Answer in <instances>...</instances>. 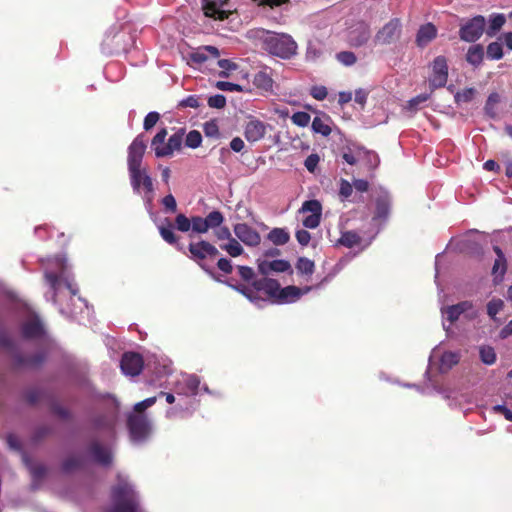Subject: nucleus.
<instances>
[{"instance_id": "nucleus-57", "label": "nucleus", "mask_w": 512, "mask_h": 512, "mask_svg": "<svg viewBox=\"0 0 512 512\" xmlns=\"http://www.w3.org/2000/svg\"><path fill=\"white\" fill-rule=\"evenodd\" d=\"M327 94V88L322 85H316L310 89V95L318 101L324 100L327 97Z\"/></svg>"}, {"instance_id": "nucleus-16", "label": "nucleus", "mask_w": 512, "mask_h": 512, "mask_svg": "<svg viewBox=\"0 0 512 512\" xmlns=\"http://www.w3.org/2000/svg\"><path fill=\"white\" fill-rule=\"evenodd\" d=\"M202 9L205 16L217 20H224L230 14L227 0H202Z\"/></svg>"}, {"instance_id": "nucleus-46", "label": "nucleus", "mask_w": 512, "mask_h": 512, "mask_svg": "<svg viewBox=\"0 0 512 512\" xmlns=\"http://www.w3.org/2000/svg\"><path fill=\"white\" fill-rule=\"evenodd\" d=\"M312 130L322 136H328L331 128L320 117H315L312 121Z\"/></svg>"}, {"instance_id": "nucleus-1", "label": "nucleus", "mask_w": 512, "mask_h": 512, "mask_svg": "<svg viewBox=\"0 0 512 512\" xmlns=\"http://www.w3.org/2000/svg\"><path fill=\"white\" fill-rule=\"evenodd\" d=\"M329 280L330 277L327 276L315 286L299 288L297 286L290 285L281 288L277 280L264 277L259 281H254L250 288L243 285H236L234 287L251 303L258 307H262L267 300H272V302L278 304L294 303L313 289L321 288Z\"/></svg>"}, {"instance_id": "nucleus-10", "label": "nucleus", "mask_w": 512, "mask_h": 512, "mask_svg": "<svg viewBox=\"0 0 512 512\" xmlns=\"http://www.w3.org/2000/svg\"><path fill=\"white\" fill-rule=\"evenodd\" d=\"M486 19L482 15L474 16L460 26L459 37L462 41L473 43L483 35Z\"/></svg>"}, {"instance_id": "nucleus-22", "label": "nucleus", "mask_w": 512, "mask_h": 512, "mask_svg": "<svg viewBox=\"0 0 512 512\" xmlns=\"http://www.w3.org/2000/svg\"><path fill=\"white\" fill-rule=\"evenodd\" d=\"M370 156L374 158L376 164L378 162V155L357 145L347 146L342 154L344 161L350 165H355L358 161L364 160V157Z\"/></svg>"}, {"instance_id": "nucleus-5", "label": "nucleus", "mask_w": 512, "mask_h": 512, "mask_svg": "<svg viewBox=\"0 0 512 512\" xmlns=\"http://www.w3.org/2000/svg\"><path fill=\"white\" fill-rule=\"evenodd\" d=\"M255 37L262 41L265 51L281 59H290L297 53V43L291 35L268 30H257Z\"/></svg>"}, {"instance_id": "nucleus-35", "label": "nucleus", "mask_w": 512, "mask_h": 512, "mask_svg": "<svg viewBox=\"0 0 512 512\" xmlns=\"http://www.w3.org/2000/svg\"><path fill=\"white\" fill-rule=\"evenodd\" d=\"M269 241L274 245H285L290 240V234L285 228H273L267 235Z\"/></svg>"}, {"instance_id": "nucleus-9", "label": "nucleus", "mask_w": 512, "mask_h": 512, "mask_svg": "<svg viewBox=\"0 0 512 512\" xmlns=\"http://www.w3.org/2000/svg\"><path fill=\"white\" fill-rule=\"evenodd\" d=\"M198 376L193 374H181L173 384V391L178 397L192 398L198 395L200 390L209 392L206 385L200 386Z\"/></svg>"}, {"instance_id": "nucleus-38", "label": "nucleus", "mask_w": 512, "mask_h": 512, "mask_svg": "<svg viewBox=\"0 0 512 512\" xmlns=\"http://www.w3.org/2000/svg\"><path fill=\"white\" fill-rule=\"evenodd\" d=\"M296 270L299 274L310 277L315 271V264L306 257H300L296 263Z\"/></svg>"}, {"instance_id": "nucleus-31", "label": "nucleus", "mask_w": 512, "mask_h": 512, "mask_svg": "<svg viewBox=\"0 0 512 512\" xmlns=\"http://www.w3.org/2000/svg\"><path fill=\"white\" fill-rule=\"evenodd\" d=\"M506 16L502 13H493L489 16L488 19V28L486 29V34L489 37L495 36L505 25Z\"/></svg>"}, {"instance_id": "nucleus-55", "label": "nucleus", "mask_w": 512, "mask_h": 512, "mask_svg": "<svg viewBox=\"0 0 512 512\" xmlns=\"http://www.w3.org/2000/svg\"><path fill=\"white\" fill-rule=\"evenodd\" d=\"M176 228L181 232H188L191 229L192 219H188L184 214H178L175 218Z\"/></svg>"}, {"instance_id": "nucleus-15", "label": "nucleus", "mask_w": 512, "mask_h": 512, "mask_svg": "<svg viewBox=\"0 0 512 512\" xmlns=\"http://www.w3.org/2000/svg\"><path fill=\"white\" fill-rule=\"evenodd\" d=\"M401 34V22L398 18L391 19L375 35V42L380 44H391Z\"/></svg>"}, {"instance_id": "nucleus-7", "label": "nucleus", "mask_w": 512, "mask_h": 512, "mask_svg": "<svg viewBox=\"0 0 512 512\" xmlns=\"http://www.w3.org/2000/svg\"><path fill=\"white\" fill-rule=\"evenodd\" d=\"M441 313L443 317L442 325L446 332L449 331L450 325L459 319L460 315L464 314L467 320H474L479 315L471 301H462L455 305L442 307Z\"/></svg>"}, {"instance_id": "nucleus-26", "label": "nucleus", "mask_w": 512, "mask_h": 512, "mask_svg": "<svg viewBox=\"0 0 512 512\" xmlns=\"http://www.w3.org/2000/svg\"><path fill=\"white\" fill-rule=\"evenodd\" d=\"M238 274L244 283H238L237 281L230 279L226 282L228 286L238 291L234 286L243 285L245 287H252L254 281H259L260 279L255 278L254 270L248 266H238Z\"/></svg>"}, {"instance_id": "nucleus-52", "label": "nucleus", "mask_w": 512, "mask_h": 512, "mask_svg": "<svg viewBox=\"0 0 512 512\" xmlns=\"http://www.w3.org/2000/svg\"><path fill=\"white\" fill-rule=\"evenodd\" d=\"M310 120V115L304 111L296 112L291 117V121L299 127H306L309 124Z\"/></svg>"}, {"instance_id": "nucleus-43", "label": "nucleus", "mask_w": 512, "mask_h": 512, "mask_svg": "<svg viewBox=\"0 0 512 512\" xmlns=\"http://www.w3.org/2000/svg\"><path fill=\"white\" fill-rule=\"evenodd\" d=\"M487 58L490 60H500L503 57L502 43L494 41L488 44L486 49Z\"/></svg>"}, {"instance_id": "nucleus-29", "label": "nucleus", "mask_w": 512, "mask_h": 512, "mask_svg": "<svg viewBox=\"0 0 512 512\" xmlns=\"http://www.w3.org/2000/svg\"><path fill=\"white\" fill-rule=\"evenodd\" d=\"M493 250L497 257L492 267V274L495 279H502L507 269L506 257L500 247L494 246Z\"/></svg>"}, {"instance_id": "nucleus-34", "label": "nucleus", "mask_w": 512, "mask_h": 512, "mask_svg": "<svg viewBox=\"0 0 512 512\" xmlns=\"http://www.w3.org/2000/svg\"><path fill=\"white\" fill-rule=\"evenodd\" d=\"M484 58V49L482 45L476 44L469 47L466 54V61L474 67L479 66Z\"/></svg>"}, {"instance_id": "nucleus-28", "label": "nucleus", "mask_w": 512, "mask_h": 512, "mask_svg": "<svg viewBox=\"0 0 512 512\" xmlns=\"http://www.w3.org/2000/svg\"><path fill=\"white\" fill-rule=\"evenodd\" d=\"M117 411L118 407L115 405L113 411L109 412V414L97 417L94 420V427L98 430L104 429L109 433H112L114 424L117 419Z\"/></svg>"}, {"instance_id": "nucleus-36", "label": "nucleus", "mask_w": 512, "mask_h": 512, "mask_svg": "<svg viewBox=\"0 0 512 512\" xmlns=\"http://www.w3.org/2000/svg\"><path fill=\"white\" fill-rule=\"evenodd\" d=\"M500 102V96L498 93L493 92L491 93L485 103L484 111L485 114L491 118L495 119L497 117V104Z\"/></svg>"}, {"instance_id": "nucleus-56", "label": "nucleus", "mask_w": 512, "mask_h": 512, "mask_svg": "<svg viewBox=\"0 0 512 512\" xmlns=\"http://www.w3.org/2000/svg\"><path fill=\"white\" fill-rule=\"evenodd\" d=\"M353 193V185L345 180H340L339 196L342 201L347 200Z\"/></svg>"}, {"instance_id": "nucleus-17", "label": "nucleus", "mask_w": 512, "mask_h": 512, "mask_svg": "<svg viewBox=\"0 0 512 512\" xmlns=\"http://www.w3.org/2000/svg\"><path fill=\"white\" fill-rule=\"evenodd\" d=\"M146 369L156 376L155 383L172 373L171 361L163 356H153L146 363Z\"/></svg>"}, {"instance_id": "nucleus-2", "label": "nucleus", "mask_w": 512, "mask_h": 512, "mask_svg": "<svg viewBox=\"0 0 512 512\" xmlns=\"http://www.w3.org/2000/svg\"><path fill=\"white\" fill-rule=\"evenodd\" d=\"M44 277L50 287L46 293L47 300L52 301L59 306V312L66 317H74L72 311L65 310L61 305V299L66 291L69 296H75L78 293V287L74 281L67 259L63 255L49 258L43 262Z\"/></svg>"}, {"instance_id": "nucleus-11", "label": "nucleus", "mask_w": 512, "mask_h": 512, "mask_svg": "<svg viewBox=\"0 0 512 512\" xmlns=\"http://www.w3.org/2000/svg\"><path fill=\"white\" fill-rule=\"evenodd\" d=\"M299 213L308 214L303 220L302 224L307 229H315L319 226L322 217V205L316 200H307L303 202Z\"/></svg>"}, {"instance_id": "nucleus-45", "label": "nucleus", "mask_w": 512, "mask_h": 512, "mask_svg": "<svg viewBox=\"0 0 512 512\" xmlns=\"http://www.w3.org/2000/svg\"><path fill=\"white\" fill-rule=\"evenodd\" d=\"M475 94H476V90L474 88H466L462 91H458L454 95V99L457 104L468 103V102L472 101Z\"/></svg>"}, {"instance_id": "nucleus-3", "label": "nucleus", "mask_w": 512, "mask_h": 512, "mask_svg": "<svg viewBox=\"0 0 512 512\" xmlns=\"http://www.w3.org/2000/svg\"><path fill=\"white\" fill-rule=\"evenodd\" d=\"M145 150L146 140L144 135L140 134L128 147L127 165L133 192L142 196L146 207L149 209L154 200V184L147 169L142 167Z\"/></svg>"}, {"instance_id": "nucleus-20", "label": "nucleus", "mask_w": 512, "mask_h": 512, "mask_svg": "<svg viewBox=\"0 0 512 512\" xmlns=\"http://www.w3.org/2000/svg\"><path fill=\"white\" fill-rule=\"evenodd\" d=\"M370 27L365 22H358L348 31V40L352 46L360 47L364 45L370 38Z\"/></svg>"}, {"instance_id": "nucleus-49", "label": "nucleus", "mask_w": 512, "mask_h": 512, "mask_svg": "<svg viewBox=\"0 0 512 512\" xmlns=\"http://www.w3.org/2000/svg\"><path fill=\"white\" fill-rule=\"evenodd\" d=\"M208 228L220 227L224 221V217L220 211H212L205 218Z\"/></svg>"}, {"instance_id": "nucleus-54", "label": "nucleus", "mask_w": 512, "mask_h": 512, "mask_svg": "<svg viewBox=\"0 0 512 512\" xmlns=\"http://www.w3.org/2000/svg\"><path fill=\"white\" fill-rule=\"evenodd\" d=\"M159 119H160V114L158 112H156V111L149 112L144 118L143 129L145 131L151 130L157 124Z\"/></svg>"}, {"instance_id": "nucleus-48", "label": "nucleus", "mask_w": 512, "mask_h": 512, "mask_svg": "<svg viewBox=\"0 0 512 512\" xmlns=\"http://www.w3.org/2000/svg\"><path fill=\"white\" fill-rule=\"evenodd\" d=\"M202 136L197 130H192L186 135L185 145L189 148L195 149L201 145Z\"/></svg>"}, {"instance_id": "nucleus-44", "label": "nucleus", "mask_w": 512, "mask_h": 512, "mask_svg": "<svg viewBox=\"0 0 512 512\" xmlns=\"http://www.w3.org/2000/svg\"><path fill=\"white\" fill-rule=\"evenodd\" d=\"M166 222L167 226H159L160 235L167 243L175 244L177 242V237L173 232V227L168 220H166Z\"/></svg>"}, {"instance_id": "nucleus-58", "label": "nucleus", "mask_w": 512, "mask_h": 512, "mask_svg": "<svg viewBox=\"0 0 512 512\" xmlns=\"http://www.w3.org/2000/svg\"><path fill=\"white\" fill-rule=\"evenodd\" d=\"M203 130L207 137L217 138L219 136V128L215 121L206 122L203 126Z\"/></svg>"}, {"instance_id": "nucleus-13", "label": "nucleus", "mask_w": 512, "mask_h": 512, "mask_svg": "<svg viewBox=\"0 0 512 512\" xmlns=\"http://www.w3.org/2000/svg\"><path fill=\"white\" fill-rule=\"evenodd\" d=\"M432 74L429 78L431 92L437 88L444 87L448 80V64L444 56H437L432 64Z\"/></svg>"}, {"instance_id": "nucleus-30", "label": "nucleus", "mask_w": 512, "mask_h": 512, "mask_svg": "<svg viewBox=\"0 0 512 512\" xmlns=\"http://www.w3.org/2000/svg\"><path fill=\"white\" fill-rule=\"evenodd\" d=\"M253 84L256 88L270 92L273 89V79L266 69L260 70L253 77Z\"/></svg>"}, {"instance_id": "nucleus-40", "label": "nucleus", "mask_w": 512, "mask_h": 512, "mask_svg": "<svg viewBox=\"0 0 512 512\" xmlns=\"http://www.w3.org/2000/svg\"><path fill=\"white\" fill-rule=\"evenodd\" d=\"M46 358L45 353L38 352L33 357L24 358L22 356L17 357V363L21 366L27 367H38L41 365Z\"/></svg>"}, {"instance_id": "nucleus-53", "label": "nucleus", "mask_w": 512, "mask_h": 512, "mask_svg": "<svg viewBox=\"0 0 512 512\" xmlns=\"http://www.w3.org/2000/svg\"><path fill=\"white\" fill-rule=\"evenodd\" d=\"M336 59L345 66H352L356 63V56L353 52L350 51H342L337 53Z\"/></svg>"}, {"instance_id": "nucleus-42", "label": "nucleus", "mask_w": 512, "mask_h": 512, "mask_svg": "<svg viewBox=\"0 0 512 512\" xmlns=\"http://www.w3.org/2000/svg\"><path fill=\"white\" fill-rule=\"evenodd\" d=\"M479 355L481 361L486 365H492L496 361V353L493 347L483 345L479 348Z\"/></svg>"}, {"instance_id": "nucleus-24", "label": "nucleus", "mask_w": 512, "mask_h": 512, "mask_svg": "<svg viewBox=\"0 0 512 512\" xmlns=\"http://www.w3.org/2000/svg\"><path fill=\"white\" fill-rule=\"evenodd\" d=\"M258 270L262 275H269L273 272L282 273L291 270V265L287 260H258Z\"/></svg>"}, {"instance_id": "nucleus-39", "label": "nucleus", "mask_w": 512, "mask_h": 512, "mask_svg": "<svg viewBox=\"0 0 512 512\" xmlns=\"http://www.w3.org/2000/svg\"><path fill=\"white\" fill-rule=\"evenodd\" d=\"M338 242L347 248H352L361 243V237L355 231H346L342 233Z\"/></svg>"}, {"instance_id": "nucleus-37", "label": "nucleus", "mask_w": 512, "mask_h": 512, "mask_svg": "<svg viewBox=\"0 0 512 512\" xmlns=\"http://www.w3.org/2000/svg\"><path fill=\"white\" fill-rule=\"evenodd\" d=\"M504 301L500 298H492L486 305L487 314L494 322H499L497 314L504 308Z\"/></svg>"}, {"instance_id": "nucleus-50", "label": "nucleus", "mask_w": 512, "mask_h": 512, "mask_svg": "<svg viewBox=\"0 0 512 512\" xmlns=\"http://www.w3.org/2000/svg\"><path fill=\"white\" fill-rule=\"evenodd\" d=\"M430 95L431 93H422L413 97L408 101L406 108L410 111H416L421 104L430 98Z\"/></svg>"}, {"instance_id": "nucleus-12", "label": "nucleus", "mask_w": 512, "mask_h": 512, "mask_svg": "<svg viewBox=\"0 0 512 512\" xmlns=\"http://www.w3.org/2000/svg\"><path fill=\"white\" fill-rule=\"evenodd\" d=\"M128 428L133 442L144 441L150 433V423L144 415L130 414L128 417Z\"/></svg>"}, {"instance_id": "nucleus-60", "label": "nucleus", "mask_w": 512, "mask_h": 512, "mask_svg": "<svg viewBox=\"0 0 512 512\" xmlns=\"http://www.w3.org/2000/svg\"><path fill=\"white\" fill-rule=\"evenodd\" d=\"M216 87L219 90L229 91V92H234V91L241 92L244 90V89H242V87L239 84L227 82V81H218L216 84Z\"/></svg>"}, {"instance_id": "nucleus-41", "label": "nucleus", "mask_w": 512, "mask_h": 512, "mask_svg": "<svg viewBox=\"0 0 512 512\" xmlns=\"http://www.w3.org/2000/svg\"><path fill=\"white\" fill-rule=\"evenodd\" d=\"M221 249L225 250L231 257L240 256L244 249L235 238L230 239L226 244H222Z\"/></svg>"}, {"instance_id": "nucleus-21", "label": "nucleus", "mask_w": 512, "mask_h": 512, "mask_svg": "<svg viewBox=\"0 0 512 512\" xmlns=\"http://www.w3.org/2000/svg\"><path fill=\"white\" fill-rule=\"evenodd\" d=\"M189 252L191 253L192 259L196 261H202L208 257L214 258L219 253L217 248L207 241L190 243Z\"/></svg>"}, {"instance_id": "nucleus-62", "label": "nucleus", "mask_w": 512, "mask_h": 512, "mask_svg": "<svg viewBox=\"0 0 512 512\" xmlns=\"http://www.w3.org/2000/svg\"><path fill=\"white\" fill-rule=\"evenodd\" d=\"M208 105L211 108L221 109L226 105V98L221 94L211 96L208 99Z\"/></svg>"}, {"instance_id": "nucleus-4", "label": "nucleus", "mask_w": 512, "mask_h": 512, "mask_svg": "<svg viewBox=\"0 0 512 512\" xmlns=\"http://www.w3.org/2000/svg\"><path fill=\"white\" fill-rule=\"evenodd\" d=\"M108 512H145L134 485L124 475H118V482L112 489V506Z\"/></svg>"}, {"instance_id": "nucleus-27", "label": "nucleus", "mask_w": 512, "mask_h": 512, "mask_svg": "<svg viewBox=\"0 0 512 512\" xmlns=\"http://www.w3.org/2000/svg\"><path fill=\"white\" fill-rule=\"evenodd\" d=\"M437 35V29L432 23L422 25L416 35V43L419 47L428 45Z\"/></svg>"}, {"instance_id": "nucleus-63", "label": "nucleus", "mask_w": 512, "mask_h": 512, "mask_svg": "<svg viewBox=\"0 0 512 512\" xmlns=\"http://www.w3.org/2000/svg\"><path fill=\"white\" fill-rule=\"evenodd\" d=\"M162 205L168 212L171 213H174L177 209V203L172 194H168L162 199Z\"/></svg>"}, {"instance_id": "nucleus-8", "label": "nucleus", "mask_w": 512, "mask_h": 512, "mask_svg": "<svg viewBox=\"0 0 512 512\" xmlns=\"http://www.w3.org/2000/svg\"><path fill=\"white\" fill-rule=\"evenodd\" d=\"M21 335L27 340H42L46 336V331L39 315L32 309H25V319L21 324Z\"/></svg>"}, {"instance_id": "nucleus-32", "label": "nucleus", "mask_w": 512, "mask_h": 512, "mask_svg": "<svg viewBox=\"0 0 512 512\" xmlns=\"http://www.w3.org/2000/svg\"><path fill=\"white\" fill-rule=\"evenodd\" d=\"M219 50L214 46H205L194 53H192L191 58L196 63H204L209 58H218Z\"/></svg>"}, {"instance_id": "nucleus-23", "label": "nucleus", "mask_w": 512, "mask_h": 512, "mask_svg": "<svg viewBox=\"0 0 512 512\" xmlns=\"http://www.w3.org/2000/svg\"><path fill=\"white\" fill-rule=\"evenodd\" d=\"M267 131V125L256 119L250 118L245 125L244 135L247 141L257 142L264 138Z\"/></svg>"}, {"instance_id": "nucleus-19", "label": "nucleus", "mask_w": 512, "mask_h": 512, "mask_svg": "<svg viewBox=\"0 0 512 512\" xmlns=\"http://www.w3.org/2000/svg\"><path fill=\"white\" fill-rule=\"evenodd\" d=\"M375 195L376 211L373 220H386L390 212V195L388 191L382 187L375 190Z\"/></svg>"}, {"instance_id": "nucleus-61", "label": "nucleus", "mask_w": 512, "mask_h": 512, "mask_svg": "<svg viewBox=\"0 0 512 512\" xmlns=\"http://www.w3.org/2000/svg\"><path fill=\"white\" fill-rule=\"evenodd\" d=\"M188 404L189 406L187 405L185 408L180 403L172 408H169L166 411V417L171 419L184 411H188L190 407H192L193 402L190 400Z\"/></svg>"}, {"instance_id": "nucleus-25", "label": "nucleus", "mask_w": 512, "mask_h": 512, "mask_svg": "<svg viewBox=\"0 0 512 512\" xmlns=\"http://www.w3.org/2000/svg\"><path fill=\"white\" fill-rule=\"evenodd\" d=\"M89 455L93 461L102 466H108L112 462L110 450L96 440L89 447Z\"/></svg>"}, {"instance_id": "nucleus-18", "label": "nucleus", "mask_w": 512, "mask_h": 512, "mask_svg": "<svg viewBox=\"0 0 512 512\" xmlns=\"http://www.w3.org/2000/svg\"><path fill=\"white\" fill-rule=\"evenodd\" d=\"M233 231L237 239L247 246L255 247L260 244V234L246 223L234 225Z\"/></svg>"}, {"instance_id": "nucleus-51", "label": "nucleus", "mask_w": 512, "mask_h": 512, "mask_svg": "<svg viewBox=\"0 0 512 512\" xmlns=\"http://www.w3.org/2000/svg\"><path fill=\"white\" fill-rule=\"evenodd\" d=\"M191 229L196 233H206L209 230L205 218L200 216L192 217Z\"/></svg>"}, {"instance_id": "nucleus-33", "label": "nucleus", "mask_w": 512, "mask_h": 512, "mask_svg": "<svg viewBox=\"0 0 512 512\" xmlns=\"http://www.w3.org/2000/svg\"><path fill=\"white\" fill-rule=\"evenodd\" d=\"M460 360V354L454 351L444 352L440 358L439 371L446 373Z\"/></svg>"}, {"instance_id": "nucleus-6", "label": "nucleus", "mask_w": 512, "mask_h": 512, "mask_svg": "<svg viewBox=\"0 0 512 512\" xmlns=\"http://www.w3.org/2000/svg\"><path fill=\"white\" fill-rule=\"evenodd\" d=\"M166 128L160 129L151 141V147L157 158L171 157L174 152L179 151L182 147L184 130L178 129L172 134L165 143L167 137Z\"/></svg>"}, {"instance_id": "nucleus-59", "label": "nucleus", "mask_w": 512, "mask_h": 512, "mask_svg": "<svg viewBox=\"0 0 512 512\" xmlns=\"http://www.w3.org/2000/svg\"><path fill=\"white\" fill-rule=\"evenodd\" d=\"M319 162V155L316 153H312L305 159L304 166L309 172L313 173L316 170Z\"/></svg>"}, {"instance_id": "nucleus-47", "label": "nucleus", "mask_w": 512, "mask_h": 512, "mask_svg": "<svg viewBox=\"0 0 512 512\" xmlns=\"http://www.w3.org/2000/svg\"><path fill=\"white\" fill-rule=\"evenodd\" d=\"M84 463V459L82 456H71L67 458L63 463V470L65 472H71L79 467H81Z\"/></svg>"}, {"instance_id": "nucleus-14", "label": "nucleus", "mask_w": 512, "mask_h": 512, "mask_svg": "<svg viewBox=\"0 0 512 512\" xmlns=\"http://www.w3.org/2000/svg\"><path fill=\"white\" fill-rule=\"evenodd\" d=\"M120 368L126 376H137L144 368V360L142 356L135 352H126L123 354Z\"/></svg>"}, {"instance_id": "nucleus-64", "label": "nucleus", "mask_w": 512, "mask_h": 512, "mask_svg": "<svg viewBox=\"0 0 512 512\" xmlns=\"http://www.w3.org/2000/svg\"><path fill=\"white\" fill-rule=\"evenodd\" d=\"M295 236L301 246H307L311 240L310 233L305 229L297 230Z\"/></svg>"}]
</instances>
